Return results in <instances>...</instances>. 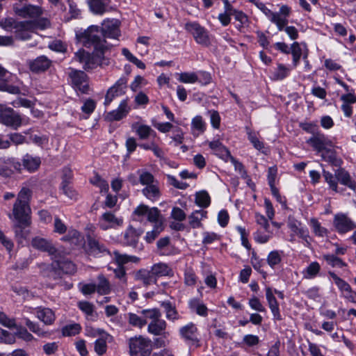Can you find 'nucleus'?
Segmentation results:
<instances>
[{
	"label": "nucleus",
	"mask_w": 356,
	"mask_h": 356,
	"mask_svg": "<svg viewBox=\"0 0 356 356\" xmlns=\"http://www.w3.org/2000/svg\"><path fill=\"white\" fill-rule=\"evenodd\" d=\"M100 28L98 26L92 25L82 32L76 33V38L84 47H93L92 56L83 49H80L74 54V59L81 63H84V68L92 67V65L99 63L104 58L105 51L108 49L105 40H101L99 36Z\"/></svg>",
	"instance_id": "nucleus-1"
},
{
	"label": "nucleus",
	"mask_w": 356,
	"mask_h": 356,
	"mask_svg": "<svg viewBox=\"0 0 356 356\" xmlns=\"http://www.w3.org/2000/svg\"><path fill=\"white\" fill-rule=\"evenodd\" d=\"M31 197V191L23 187L17 195V200L13 205V213L14 218L19 224L29 226L31 224V208L29 202Z\"/></svg>",
	"instance_id": "nucleus-2"
},
{
	"label": "nucleus",
	"mask_w": 356,
	"mask_h": 356,
	"mask_svg": "<svg viewBox=\"0 0 356 356\" xmlns=\"http://www.w3.org/2000/svg\"><path fill=\"white\" fill-rule=\"evenodd\" d=\"M49 26L47 19L41 21L15 22L10 18L6 20L5 26L15 29L16 37L20 40H26L31 38V34L37 30H43Z\"/></svg>",
	"instance_id": "nucleus-3"
},
{
	"label": "nucleus",
	"mask_w": 356,
	"mask_h": 356,
	"mask_svg": "<svg viewBox=\"0 0 356 356\" xmlns=\"http://www.w3.org/2000/svg\"><path fill=\"white\" fill-rule=\"evenodd\" d=\"M256 5L268 19L276 26L279 31H282L285 25L288 24V18L291 13V8L289 6L282 5L278 12H273L263 3H257Z\"/></svg>",
	"instance_id": "nucleus-4"
},
{
	"label": "nucleus",
	"mask_w": 356,
	"mask_h": 356,
	"mask_svg": "<svg viewBox=\"0 0 356 356\" xmlns=\"http://www.w3.org/2000/svg\"><path fill=\"white\" fill-rule=\"evenodd\" d=\"M141 313L145 318L149 320L147 326V332L153 335L159 336L165 333L167 323L165 320L161 319V313L157 308L142 310Z\"/></svg>",
	"instance_id": "nucleus-5"
},
{
	"label": "nucleus",
	"mask_w": 356,
	"mask_h": 356,
	"mask_svg": "<svg viewBox=\"0 0 356 356\" xmlns=\"http://www.w3.org/2000/svg\"><path fill=\"white\" fill-rule=\"evenodd\" d=\"M186 31L193 35L195 42L200 44L208 46L210 39L207 30L197 22H188L184 25Z\"/></svg>",
	"instance_id": "nucleus-6"
},
{
	"label": "nucleus",
	"mask_w": 356,
	"mask_h": 356,
	"mask_svg": "<svg viewBox=\"0 0 356 356\" xmlns=\"http://www.w3.org/2000/svg\"><path fill=\"white\" fill-rule=\"evenodd\" d=\"M151 347V340L142 336L129 340V348L132 355L146 356L149 353Z\"/></svg>",
	"instance_id": "nucleus-7"
},
{
	"label": "nucleus",
	"mask_w": 356,
	"mask_h": 356,
	"mask_svg": "<svg viewBox=\"0 0 356 356\" xmlns=\"http://www.w3.org/2000/svg\"><path fill=\"white\" fill-rule=\"evenodd\" d=\"M179 334L187 344L196 347L200 346L198 329L193 323H188L181 327L179 330Z\"/></svg>",
	"instance_id": "nucleus-8"
},
{
	"label": "nucleus",
	"mask_w": 356,
	"mask_h": 356,
	"mask_svg": "<svg viewBox=\"0 0 356 356\" xmlns=\"http://www.w3.org/2000/svg\"><path fill=\"white\" fill-rule=\"evenodd\" d=\"M134 214L138 216H147L148 221L154 223V225H163V218L160 211L156 207L149 208L147 206L141 204L134 211Z\"/></svg>",
	"instance_id": "nucleus-9"
},
{
	"label": "nucleus",
	"mask_w": 356,
	"mask_h": 356,
	"mask_svg": "<svg viewBox=\"0 0 356 356\" xmlns=\"http://www.w3.org/2000/svg\"><path fill=\"white\" fill-rule=\"evenodd\" d=\"M333 225L339 234H345L356 228V223L342 213L334 215Z\"/></svg>",
	"instance_id": "nucleus-10"
},
{
	"label": "nucleus",
	"mask_w": 356,
	"mask_h": 356,
	"mask_svg": "<svg viewBox=\"0 0 356 356\" xmlns=\"http://www.w3.org/2000/svg\"><path fill=\"white\" fill-rule=\"evenodd\" d=\"M0 122L17 129L22 124L21 116L12 108L0 109Z\"/></svg>",
	"instance_id": "nucleus-11"
},
{
	"label": "nucleus",
	"mask_w": 356,
	"mask_h": 356,
	"mask_svg": "<svg viewBox=\"0 0 356 356\" xmlns=\"http://www.w3.org/2000/svg\"><path fill=\"white\" fill-rule=\"evenodd\" d=\"M287 225L293 235L298 236L304 241L305 245L309 246L310 245L311 238L309 230L306 227L302 226L300 221L289 217Z\"/></svg>",
	"instance_id": "nucleus-12"
},
{
	"label": "nucleus",
	"mask_w": 356,
	"mask_h": 356,
	"mask_svg": "<svg viewBox=\"0 0 356 356\" xmlns=\"http://www.w3.org/2000/svg\"><path fill=\"white\" fill-rule=\"evenodd\" d=\"M123 223L122 218L117 217L111 211L104 213L99 219V226L103 230L115 229Z\"/></svg>",
	"instance_id": "nucleus-13"
},
{
	"label": "nucleus",
	"mask_w": 356,
	"mask_h": 356,
	"mask_svg": "<svg viewBox=\"0 0 356 356\" xmlns=\"http://www.w3.org/2000/svg\"><path fill=\"white\" fill-rule=\"evenodd\" d=\"M329 275L332 278L334 282L340 291L341 296L350 302H355L353 291L350 284L340 278L334 272H329Z\"/></svg>",
	"instance_id": "nucleus-14"
},
{
	"label": "nucleus",
	"mask_w": 356,
	"mask_h": 356,
	"mask_svg": "<svg viewBox=\"0 0 356 356\" xmlns=\"http://www.w3.org/2000/svg\"><path fill=\"white\" fill-rule=\"evenodd\" d=\"M120 21L116 19L104 20L102 33L106 38L116 39L120 35Z\"/></svg>",
	"instance_id": "nucleus-15"
},
{
	"label": "nucleus",
	"mask_w": 356,
	"mask_h": 356,
	"mask_svg": "<svg viewBox=\"0 0 356 356\" xmlns=\"http://www.w3.org/2000/svg\"><path fill=\"white\" fill-rule=\"evenodd\" d=\"M31 245L35 249L47 252L51 257V259L59 250L56 249L50 241L39 236L32 239Z\"/></svg>",
	"instance_id": "nucleus-16"
},
{
	"label": "nucleus",
	"mask_w": 356,
	"mask_h": 356,
	"mask_svg": "<svg viewBox=\"0 0 356 356\" xmlns=\"http://www.w3.org/2000/svg\"><path fill=\"white\" fill-rule=\"evenodd\" d=\"M52 259L57 263L58 267L65 273L72 274L76 271L75 265L64 258L63 252L61 250H59Z\"/></svg>",
	"instance_id": "nucleus-17"
},
{
	"label": "nucleus",
	"mask_w": 356,
	"mask_h": 356,
	"mask_svg": "<svg viewBox=\"0 0 356 356\" xmlns=\"http://www.w3.org/2000/svg\"><path fill=\"white\" fill-rule=\"evenodd\" d=\"M266 298L268 307L273 314V318L276 321L282 319L278 302L274 295L273 291L271 288L267 287L266 289Z\"/></svg>",
	"instance_id": "nucleus-18"
},
{
	"label": "nucleus",
	"mask_w": 356,
	"mask_h": 356,
	"mask_svg": "<svg viewBox=\"0 0 356 356\" xmlns=\"http://www.w3.org/2000/svg\"><path fill=\"white\" fill-rule=\"evenodd\" d=\"M69 76L72 86L77 89H87L89 87L88 77L83 72L72 70Z\"/></svg>",
	"instance_id": "nucleus-19"
},
{
	"label": "nucleus",
	"mask_w": 356,
	"mask_h": 356,
	"mask_svg": "<svg viewBox=\"0 0 356 356\" xmlns=\"http://www.w3.org/2000/svg\"><path fill=\"white\" fill-rule=\"evenodd\" d=\"M15 12L21 17L35 18L42 14V9L39 6L27 5L21 8H15Z\"/></svg>",
	"instance_id": "nucleus-20"
},
{
	"label": "nucleus",
	"mask_w": 356,
	"mask_h": 356,
	"mask_svg": "<svg viewBox=\"0 0 356 356\" xmlns=\"http://www.w3.org/2000/svg\"><path fill=\"white\" fill-rule=\"evenodd\" d=\"M127 100L120 102L118 107L106 114V118L109 121H118L124 118L129 112Z\"/></svg>",
	"instance_id": "nucleus-21"
},
{
	"label": "nucleus",
	"mask_w": 356,
	"mask_h": 356,
	"mask_svg": "<svg viewBox=\"0 0 356 356\" xmlns=\"http://www.w3.org/2000/svg\"><path fill=\"white\" fill-rule=\"evenodd\" d=\"M33 313L45 325H51L56 318L54 312L49 308L38 307L34 309Z\"/></svg>",
	"instance_id": "nucleus-22"
},
{
	"label": "nucleus",
	"mask_w": 356,
	"mask_h": 356,
	"mask_svg": "<svg viewBox=\"0 0 356 356\" xmlns=\"http://www.w3.org/2000/svg\"><path fill=\"white\" fill-rule=\"evenodd\" d=\"M335 176L341 184L348 187L350 189L356 191V181L353 179L348 172L344 169H339L335 172Z\"/></svg>",
	"instance_id": "nucleus-23"
},
{
	"label": "nucleus",
	"mask_w": 356,
	"mask_h": 356,
	"mask_svg": "<svg viewBox=\"0 0 356 356\" xmlns=\"http://www.w3.org/2000/svg\"><path fill=\"white\" fill-rule=\"evenodd\" d=\"M207 218V211L199 209L193 211L188 217V224L193 229L202 227V221Z\"/></svg>",
	"instance_id": "nucleus-24"
},
{
	"label": "nucleus",
	"mask_w": 356,
	"mask_h": 356,
	"mask_svg": "<svg viewBox=\"0 0 356 356\" xmlns=\"http://www.w3.org/2000/svg\"><path fill=\"white\" fill-rule=\"evenodd\" d=\"M327 142L328 140L326 137L318 132L307 140V143L318 152L324 150L327 145Z\"/></svg>",
	"instance_id": "nucleus-25"
},
{
	"label": "nucleus",
	"mask_w": 356,
	"mask_h": 356,
	"mask_svg": "<svg viewBox=\"0 0 356 356\" xmlns=\"http://www.w3.org/2000/svg\"><path fill=\"white\" fill-rule=\"evenodd\" d=\"M291 67L282 63H277L271 71L270 78L275 81H280L287 77L291 72Z\"/></svg>",
	"instance_id": "nucleus-26"
},
{
	"label": "nucleus",
	"mask_w": 356,
	"mask_h": 356,
	"mask_svg": "<svg viewBox=\"0 0 356 356\" xmlns=\"http://www.w3.org/2000/svg\"><path fill=\"white\" fill-rule=\"evenodd\" d=\"M41 160L38 156H33L26 154L23 156L22 165L29 172H34L37 170L40 165Z\"/></svg>",
	"instance_id": "nucleus-27"
},
{
	"label": "nucleus",
	"mask_w": 356,
	"mask_h": 356,
	"mask_svg": "<svg viewBox=\"0 0 356 356\" xmlns=\"http://www.w3.org/2000/svg\"><path fill=\"white\" fill-rule=\"evenodd\" d=\"M50 65V60L46 56H42L38 57L30 63V69L35 72H44L49 67Z\"/></svg>",
	"instance_id": "nucleus-28"
},
{
	"label": "nucleus",
	"mask_w": 356,
	"mask_h": 356,
	"mask_svg": "<svg viewBox=\"0 0 356 356\" xmlns=\"http://www.w3.org/2000/svg\"><path fill=\"white\" fill-rule=\"evenodd\" d=\"M142 193L147 199L152 202L157 201L161 196L158 181L144 188L142 190Z\"/></svg>",
	"instance_id": "nucleus-29"
},
{
	"label": "nucleus",
	"mask_w": 356,
	"mask_h": 356,
	"mask_svg": "<svg viewBox=\"0 0 356 356\" xmlns=\"http://www.w3.org/2000/svg\"><path fill=\"white\" fill-rule=\"evenodd\" d=\"M320 264L317 261H312L302 270V277L305 280H312L317 277L320 273Z\"/></svg>",
	"instance_id": "nucleus-30"
},
{
	"label": "nucleus",
	"mask_w": 356,
	"mask_h": 356,
	"mask_svg": "<svg viewBox=\"0 0 356 356\" xmlns=\"http://www.w3.org/2000/svg\"><path fill=\"white\" fill-rule=\"evenodd\" d=\"M113 259L118 264V266H123L124 264L129 262L138 263L139 261V258L136 256H131L127 254H120L118 251L113 252Z\"/></svg>",
	"instance_id": "nucleus-31"
},
{
	"label": "nucleus",
	"mask_w": 356,
	"mask_h": 356,
	"mask_svg": "<svg viewBox=\"0 0 356 356\" xmlns=\"http://www.w3.org/2000/svg\"><path fill=\"white\" fill-rule=\"evenodd\" d=\"M161 305L164 309L165 317L168 320L174 322L180 318V315L179 314L175 306L170 302H162Z\"/></svg>",
	"instance_id": "nucleus-32"
},
{
	"label": "nucleus",
	"mask_w": 356,
	"mask_h": 356,
	"mask_svg": "<svg viewBox=\"0 0 356 356\" xmlns=\"http://www.w3.org/2000/svg\"><path fill=\"white\" fill-rule=\"evenodd\" d=\"M155 277L172 276L173 271L172 268L165 263H158L153 265L151 268Z\"/></svg>",
	"instance_id": "nucleus-33"
},
{
	"label": "nucleus",
	"mask_w": 356,
	"mask_h": 356,
	"mask_svg": "<svg viewBox=\"0 0 356 356\" xmlns=\"http://www.w3.org/2000/svg\"><path fill=\"white\" fill-rule=\"evenodd\" d=\"M206 129V123L204 122L202 116L196 115L191 121L192 134L197 137L203 134Z\"/></svg>",
	"instance_id": "nucleus-34"
},
{
	"label": "nucleus",
	"mask_w": 356,
	"mask_h": 356,
	"mask_svg": "<svg viewBox=\"0 0 356 356\" xmlns=\"http://www.w3.org/2000/svg\"><path fill=\"white\" fill-rule=\"evenodd\" d=\"M110 0H88L91 10L98 15H102L107 11Z\"/></svg>",
	"instance_id": "nucleus-35"
},
{
	"label": "nucleus",
	"mask_w": 356,
	"mask_h": 356,
	"mask_svg": "<svg viewBox=\"0 0 356 356\" xmlns=\"http://www.w3.org/2000/svg\"><path fill=\"white\" fill-rule=\"evenodd\" d=\"M209 147L215 154L221 158L230 156L229 151L219 140H213L209 143Z\"/></svg>",
	"instance_id": "nucleus-36"
},
{
	"label": "nucleus",
	"mask_w": 356,
	"mask_h": 356,
	"mask_svg": "<svg viewBox=\"0 0 356 356\" xmlns=\"http://www.w3.org/2000/svg\"><path fill=\"white\" fill-rule=\"evenodd\" d=\"M88 247L90 252L95 255L104 253L110 254L104 244L92 238L88 239Z\"/></svg>",
	"instance_id": "nucleus-37"
},
{
	"label": "nucleus",
	"mask_w": 356,
	"mask_h": 356,
	"mask_svg": "<svg viewBox=\"0 0 356 356\" xmlns=\"http://www.w3.org/2000/svg\"><path fill=\"white\" fill-rule=\"evenodd\" d=\"M132 128L135 129L140 139H147L152 134H155V131L148 125L135 123L132 125Z\"/></svg>",
	"instance_id": "nucleus-38"
},
{
	"label": "nucleus",
	"mask_w": 356,
	"mask_h": 356,
	"mask_svg": "<svg viewBox=\"0 0 356 356\" xmlns=\"http://www.w3.org/2000/svg\"><path fill=\"white\" fill-rule=\"evenodd\" d=\"M138 278L141 280L144 284L149 285L152 284H155L156 282V277L152 269L150 270H140L137 273Z\"/></svg>",
	"instance_id": "nucleus-39"
},
{
	"label": "nucleus",
	"mask_w": 356,
	"mask_h": 356,
	"mask_svg": "<svg viewBox=\"0 0 356 356\" xmlns=\"http://www.w3.org/2000/svg\"><path fill=\"white\" fill-rule=\"evenodd\" d=\"M96 291L100 295H107L111 292L110 283L102 275L98 276V284L96 285Z\"/></svg>",
	"instance_id": "nucleus-40"
},
{
	"label": "nucleus",
	"mask_w": 356,
	"mask_h": 356,
	"mask_svg": "<svg viewBox=\"0 0 356 356\" xmlns=\"http://www.w3.org/2000/svg\"><path fill=\"white\" fill-rule=\"evenodd\" d=\"M195 202L197 206L202 208L208 207L211 203V198L209 193L205 191L196 193Z\"/></svg>",
	"instance_id": "nucleus-41"
},
{
	"label": "nucleus",
	"mask_w": 356,
	"mask_h": 356,
	"mask_svg": "<svg viewBox=\"0 0 356 356\" xmlns=\"http://www.w3.org/2000/svg\"><path fill=\"white\" fill-rule=\"evenodd\" d=\"M138 239L136 230L132 227H129L124 234V243L127 245H135Z\"/></svg>",
	"instance_id": "nucleus-42"
},
{
	"label": "nucleus",
	"mask_w": 356,
	"mask_h": 356,
	"mask_svg": "<svg viewBox=\"0 0 356 356\" xmlns=\"http://www.w3.org/2000/svg\"><path fill=\"white\" fill-rule=\"evenodd\" d=\"M282 257V251L273 250L270 252L267 256V263L272 268H274L276 266L281 263Z\"/></svg>",
	"instance_id": "nucleus-43"
},
{
	"label": "nucleus",
	"mask_w": 356,
	"mask_h": 356,
	"mask_svg": "<svg viewBox=\"0 0 356 356\" xmlns=\"http://www.w3.org/2000/svg\"><path fill=\"white\" fill-rule=\"evenodd\" d=\"M314 234L319 237L325 236L327 234L326 228L321 226V223L316 218H311L309 222Z\"/></svg>",
	"instance_id": "nucleus-44"
},
{
	"label": "nucleus",
	"mask_w": 356,
	"mask_h": 356,
	"mask_svg": "<svg viewBox=\"0 0 356 356\" xmlns=\"http://www.w3.org/2000/svg\"><path fill=\"white\" fill-rule=\"evenodd\" d=\"M189 307L200 316H206L207 315V307L197 299L191 300L189 301Z\"/></svg>",
	"instance_id": "nucleus-45"
},
{
	"label": "nucleus",
	"mask_w": 356,
	"mask_h": 356,
	"mask_svg": "<svg viewBox=\"0 0 356 356\" xmlns=\"http://www.w3.org/2000/svg\"><path fill=\"white\" fill-rule=\"evenodd\" d=\"M177 79L184 83L197 82L198 76L195 72H181L176 74Z\"/></svg>",
	"instance_id": "nucleus-46"
},
{
	"label": "nucleus",
	"mask_w": 356,
	"mask_h": 356,
	"mask_svg": "<svg viewBox=\"0 0 356 356\" xmlns=\"http://www.w3.org/2000/svg\"><path fill=\"white\" fill-rule=\"evenodd\" d=\"M112 337L108 334V337L98 338L95 342V350L99 355H102L106 351V343Z\"/></svg>",
	"instance_id": "nucleus-47"
},
{
	"label": "nucleus",
	"mask_w": 356,
	"mask_h": 356,
	"mask_svg": "<svg viewBox=\"0 0 356 356\" xmlns=\"http://www.w3.org/2000/svg\"><path fill=\"white\" fill-rule=\"evenodd\" d=\"M79 308L87 316L88 318H93L95 315L94 305L87 301H81L78 303Z\"/></svg>",
	"instance_id": "nucleus-48"
},
{
	"label": "nucleus",
	"mask_w": 356,
	"mask_h": 356,
	"mask_svg": "<svg viewBox=\"0 0 356 356\" xmlns=\"http://www.w3.org/2000/svg\"><path fill=\"white\" fill-rule=\"evenodd\" d=\"M137 173L139 176L140 183L142 185H146V186H147L157 181L154 179V176L147 171L138 170Z\"/></svg>",
	"instance_id": "nucleus-49"
},
{
	"label": "nucleus",
	"mask_w": 356,
	"mask_h": 356,
	"mask_svg": "<svg viewBox=\"0 0 356 356\" xmlns=\"http://www.w3.org/2000/svg\"><path fill=\"white\" fill-rule=\"evenodd\" d=\"M122 54L129 62L136 65L138 68L142 70L145 68V63L134 56L128 49L123 48Z\"/></svg>",
	"instance_id": "nucleus-50"
},
{
	"label": "nucleus",
	"mask_w": 356,
	"mask_h": 356,
	"mask_svg": "<svg viewBox=\"0 0 356 356\" xmlns=\"http://www.w3.org/2000/svg\"><path fill=\"white\" fill-rule=\"evenodd\" d=\"M35 104V99H29L24 97L19 96L17 97L15 100L11 102V104L15 107H25V108H32Z\"/></svg>",
	"instance_id": "nucleus-51"
},
{
	"label": "nucleus",
	"mask_w": 356,
	"mask_h": 356,
	"mask_svg": "<svg viewBox=\"0 0 356 356\" xmlns=\"http://www.w3.org/2000/svg\"><path fill=\"white\" fill-rule=\"evenodd\" d=\"M26 227L23 224H19L17 222V225L14 227V232L15 238L18 243H22L24 239H26L29 236V232L24 230V228Z\"/></svg>",
	"instance_id": "nucleus-52"
},
{
	"label": "nucleus",
	"mask_w": 356,
	"mask_h": 356,
	"mask_svg": "<svg viewBox=\"0 0 356 356\" xmlns=\"http://www.w3.org/2000/svg\"><path fill=\"white\" fill-rule=\"evenodd\" d=\"M86 334L88 337H108V334L105 332L104 330L100 328H97L92 326H87L86 328Z\"/></svg>",
	"instance_id": "nucleus-53"
},
{
	"label": "nucleus",
	"mask_w": 356,
	"mask_h": 356,
	"mask_svg": "<svg viewBox=\"0 0 356 356\" xmlns=\"http://www.w3.org/2000/svg\"><path fill=\"white\" fill-rule=\"evenodd\" d=\"M273 233L268 230V232H262L261 229H257V231L254 234V239L258 243H267L270 238H272Z\"/></svg>",
	"instance_id": "nucleus-54"
},
{
	"label": "nucleus",
	"mask_w": 356,
	"mask_h": 356,
	"mask_svg": "<svg viewBox=\"0 0 356 356\" xmlns=\"http://www.w3.org/2000/svg\"><path fill=\"white\" fill-rule=\"evenodd\" d=\"M290 52L293 56V65L296 67L302 56V49L298 42H295L291 44Z\"/></svg>",
	"instance_id": "nucleus-55"
},
{
	"label": "nucleus",
	"mask_w": 356,
	"mask_h": 356,
	"mask_svg": "<svg viewBox=\"0 0 356 356\" xmlns=\"http://www.w3.org/2000/svg\"><path fill=\"white\" fill-rule=\"evenodd\" d=\"M323 175L325 181L329 185L330 188L335 193H339V191L338 190V184L337 181V179L336 176L334 177L332 173L325 170L323 171Z\"/></svg>",
	"instance_id": "nucleus-56"
},
{
	"label": "nucleus",
	"mask_w": 356,
	"mask_h": 356,
	"mask_svg": "<svg viewBox=\"0 0 356 356\" xmlns=\"http://www.w3.org/2000/svg\"><path fill=\"white\" fill-rule=\"evenodd\" d=\"M147 319H143L136 314L129 313L128 314V321L130 325L134 327L142 328L147 323Z\"/></svg>",
	"instance_id": "nucleus-57"
},
{
	"label": "nucleus",
	"mask_w": 356,
	"mask_h": 356,
	"mask_svg": "<svg viewBox=\"0 0 356 356\" xmlns=\"http://www.w3.org/2000/svg\"><path fill=\"white\" fill-rule=\"evenodd\" d=\"M323 159L335 166L341 165V160L337 158L335 153L332 150H326L322 153Z\"/></svg>",
	"instance_id": "nucleus-58"
},
{
	"label": "nucleus",
	"mask_w": 356,
	"mask_h": 356,
	"mask_svg": "<svg viewBox=\"0 0 356 356\" xmlns=\"http://www.w3.org/2000/svg\"><path fill=\"white\" fill-rule=\"evenodd\" d=\"M323 259L332 267L342 268L346 266V264L340 258L333 254H325Z\"/></svg>",
	"instance_id": "nucleus-59"
},
{
	"label": "nucleus",
	"mask_w": 356,
	"mask_h": 356,
	"mask_svg": "<svg viewBox=\"0 0 356 356\" xmlns=\"http://www.w3.org/2000/svg\"><path fill=\"white\" fill-rule=\"evenodd\" d=\"M81 330V326L78 323L67 325L62 329V333L64 336H74L77 334Z\"/></svg>",
	"instance_id": "nucleus-60"
},
{
	"label": "nucleus",
	"mask_w": 356,
	"mask_h": 356,
	"mask_svg": "<svg viewBox=\"0 0 356 356\" xmlns=\"http://www.w3.org/2000/svg\"><path fill=\"white\" fill-rule=\"evenodd\" d=\"M24 323L27 326V327L35 334L38 336H44L45 334V332L40 327V325L35 322L31 321L28 318H24Z\"/></svg>",
	"instance_id": "nucleus-61"
},
{
	"label": "nucleus",
	"mask_w": 356,
	"mask_h": 356,
	"mask_svg": "<svg viewBox=\"0 0 356 356\" xmlns=\"http://www.w3.org/2000/svg\"><path fill=\"white\" fill-rule=\"evenodd\" d=\"M300 127L304 131L313 135L318 133V127L316 122H304L300 123Z\"/></svg>",
	"instance_id": "nucleus-62"
},
{
	"label": "nucleus",
	"mask_w": 356,
	"mask_h": 356,
	"mask_svg": "<svg viewBox=\"0 0 356 356\" xmlns=\"http://www.w3.org/2000/svg\"><path fill=\"white\" fill-rule=\"evenodd\" d=\"M96 102L92 99H86L83 102V104L81 106V111L83 113L90 115L95 109Z\"/></svg>",
	"instance_id": "nucleus-63"
},
{
	"label": "nucleus",
	"mask_w": 356,
	"mask_h": 356,
	"mask_svg": "<svg viewBox=\"0 0 356 356\" xmlns=\"http://www.w3.org/2000/svg\"><path fill=\"white\" fill-rule=\"evenodd\" d=\"M197 282V276L192 269H187L184 273V283L187 286H193Z\"/></svg>",
	"instance_id": "nucleus-64"
}]
</instances>
